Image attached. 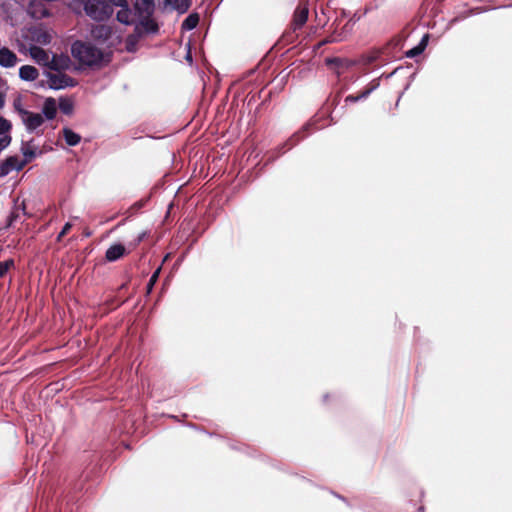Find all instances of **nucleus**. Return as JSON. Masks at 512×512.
<instances>
[{
  "label": "nucleus",
  "instance_id": "58836bf2",
  "mask_svg": "<svg viewBox=\"0 0 512 512\" xmlns=\"http://www.w3.org/2000/svg\"><path fill=\"white\" fill-rule=\"evenodd\" d=\"M13 164L15 166V168H13V170L21 171L28 164V162L24 159L19 160L18 157L16 156V161Z\"/></svg>",
  "mask_w": 512,
  "mask_h": 512
},
{
  "label": "nucleus",
  "instance_id": "bf43d9fd",
  "mask_svg": "<svg viewBox=\"0 0 512 512\" xmlns=\"http://www.w3.org/2000/svg\"><path fill=\"white\" fill-rule=\"evenodd\" d=\"M0 81H2V79L0 78Z\"/></svg>",
  "mask_w": 512,
  "mask_h": 512
},
{
  "label": "nucleus",
  "instance_id": "0eeeda50",
  "mask_svg": "<svg viewBox=\"0 0 512 512\" xmlns=\"http://www.w3.org/2000/svg\"><path fill=\"white\" fill-rule=\"evenodd\" d=\"M380 86V78L373 79L367 87L358 95H348L345 97V104L356 103L361 100H365L372 92H374Z\"/></svg>",
  "mask_w": 512,
  "mask_h": 512
},
{
  "label": "nucleus",
  "instance_id": "9d476101",
  "mask_svg": "<svg viewBox=\"0 0 512 512\" xmlns=\"http://www.w3.org/2000/svg\"><path fill=\"white\" fill-rule=\"evenodd\" d=\"M17 55L7 47H0V66L3 68H12L17 63Z\"/></svg>",
  "mask_w": 512,
  "mask_h": 512
},
{
  "label": "nucleus",
  "instance_id": "4468645a",
  "mask_svg": "<svg viewBox=\"0 0 512 512\" xmlns=\"http://www.w3.org/2000/svg\"><path fill=\"white\" fill-rule=\"evenodd\" d=\"M429 39L430 35L428 33L424 34L417 45H415L414 47L405 52V56L407 58H415L421 55L427 48Z\"/></svg>",
  "mask_w": 512,
  "mask_h": 512
},
{
  "label": "nucleus",
  "instance_id": "7ed1b4c3",
  "mask_svg": "<svg viewBox=\"0 0 512 512\" xmlns=\"http://www.w3.org/2000/svg\"><path fill=\"white\" fill-rule=\"evenodd\" d=\"M44 74L48 78L47 87L51 90H62L78 85V82L66 73L58 72V74H54L45 71Z\"/></svg>",
  "mask_w": 512,
  "mask_h": 512
},
{
  "label": "nucleus",
  "instance_id": "2f4dec72",
  "mask_svg": "<svg viewBox=\"0 0 512 512\" xmlns=\"http://www.w3.org/2000/svg\"><path fill=\"white\" fill-rule=\"evenodd\" d=\"M149 199H150V197H146V198L140 199V200L136 201L135 203H133L129 208L131 215L134 213H137L139 210H141L143 207H145L147 205Z\"/></svg>",
  "mask_w": 512,
  "mask_h": 512
},
{
  "label": "nucleus",
  "instance_id": "9b49d317",
  "mask_svg": "<svg viewBox=\"0 0 512 512\" xmlns=\"http://www.w3.org/2000/svg\"><path fill=\"white\" fill-rule=\"evenodd\" d=\"M309 9L306 5H299L293 16L294 29L302 28L308 20Z\"/></svg>",
  "mask_w": 512,
  "mask_h": 512
},
{
  "label": "nucleus",
  "instance_id": "473e14b6",
  "mask_svg": "<svg viewBox=\"0 0 512 512\" xmlns=\"http://www.w3.org/2000/svg\"><path fill=\"white\" fill-rule=\"evenodd\" d=\"M192 6V0H179V5H176V12L179 15L185 14Z\"/></svg>",
  "mask_w": 512,
  "mask_h": 512
},
{
  "label": "nucleus",
  "instance_id": "423d86ee",
  "mask_svg": "<svg viewBox=\"0 0 512 512\" xmlns=\"http://www.w3.org/2000/svg\"><path fill=\"white\" fill-rule=\"evenodd\" d=\"M21 115L24 116L23 123L29 133L34 132L44 123V117L39 113L23 110L21 111Z\"/></svg>",
  "mask_w": 512,
  "mask_h": 512
},
{
  "label": "nucleus",
  "instance_id": "1a4fd4ad",
  "mask_svg": "<svg viewBox=\"0 0 512 512\" xmlns=\"http://www.w3.org/2000/svg\"><path fill=\"white\" fill-rule=\"evenodd\" d=\"M127 254L124 244L117 242L113 243L105 252V259L107 262H116Z\"/></svg>",
  "mask_w": 512,
  "mask_h": 512
},
{
  "label": "nucleus",
  "instance_id": "f257e3e1",
  "mask_svg": "<svg viewBox=\"0 0 512 512\" xmlns=\"http://www.w3.org/2000/svg\"><path fill=\"white\" fill-rule=\"evenodd\" d=\"M72 56L87 67H101L110 62L111 54L105 53L92 43L76 40L71 45Z\"/></svg>",
  "mask_w": 512,
  "mask_h": 512
},
{
  "label": "nucleus",
  "instance_id": "13d9d810",
  "mask_svg": "<svg viewBox=\"0 0 512 512\" xmlns=\"http://www.w3.org/2000/svg\"><path fill=\"white\" fill-rule=\"evenodd\" d=\"M507 7H512V4L508 5Z\"/></svg>",
  "mask_w": 512,
  "mask_h": 512
},
{
  "label": "nucleus",
  "instance_id": "4d7b16f0",
  "mask_svg": "<svg viewBox=\"0 0 512 512\" xmlns=\"http://www.w3.org/2000/svg\"><path fill=\"white\" fill-rule=\"evenodd\" d=\"M90 235H91V232L86 231V236H90Z\"/></svg>",
  "mask_w": 512,
  "mask_h": 512
},
{
  "label": "nucleus",
  "instance_id": "c85d7f7f",
  "mask_svg": "<svg viewBox=\"0 0 512 512\" xmlns=\"http://www.w3.org/2000/svg\"><path fill=\"white\" fill-rule=\"evenodd\" d=\"M138 43L139 41H137L136 38L127 35L125 39V50L128 53H135L138 50Z\"/></svg>",
  "mask_w": 512,
  "mask_h": 512
},
{
  "label": "nucleus",
  "instance_id": "a18cd8bd",
  "mask_svg": "<svg viewBox=\"0 0 512 512\" xmlns=\"http://www.w3.org/2000/svg\"><path fill=\"white\" fill-rule=\"evenodd\" d=\"M5 105V94L0 92V108H3Z\"/></svg>",
  "mask_w": 512,
  "mask_h": 512
},
{
  "label": "nucleus",
  "instance_id": "c756f323",
  "mask_svg": "<svg viewBox=\"0 0 512 512\" xmlns=\"http://www.w3.org/2000/svg\"><path fill=\"white\" fill-rule=\"evenodd\" d=\"M12 123L3 116H0V136L10 135Z\"/></svg>",
  "mask_w": 512,
  "mask_h": 512
},
{
  "label": "nucleus",
  "instance_id": "f03ea898",
  "mask_svg": "<svg viewBox=\"0 0 512 512\" xmlns=\"http://www.w3.org/2000/svg\"><path fill=\"white\" fill-rule=\"evenodd\" d=\"M85 14L95 22H105L113 15L114 10L105 0H87L83 4Z\"/></svg>",
  "mask_w": 512,
  "mask_h": 512
},
{
  "label": "nucleus",
  "instance_id": "c03bdc74",
  "mask_svg": "<svg viewBox=\"0 0 512 512\" xmlns=\"http://www.w3.org/2000/svg\"><path fill=\"white\" fill-rule=\"evenodd\" d=\"M459 21V18L458 17H454L452 18L449 22H448V27L447 28H451L455 23H457Z\"/></svg>",
  "mask_w": 512,
  "mask_h": 512
},
{
  "label": "nucleus",
  "instance_id": "4c0bfd02",
  "mask_svg": "<svg viewBox=\"0 0 512 512\" xmlns=\"http://www.w3.org/2000/svg\"><path fill=\"white\" fill-rule=\"evenodd\" d=\"M107 3L111 5V8L113 7H123L127 4H129L128 0H105Z\"/></svg>",
  "mask_w": 512,
  "mask_h": 512
},
{
  "label": "nucleus",
  "instance_id": "09e8293b",
  "mask_svg": "<svg viewBox=\"0 0 512 512\" xmlns=\"http://www.w3.org/2000/svg\"><path fill=\"white\" fill-rule=\"evenodd\" d=\"M399 69H400L399 67H398V68H396L394 71H392L390 74H388V75H387V78L392 77L394 74H396V73H397V71H398Z\"/></svg>",
  "mask_w": 512,
  "mask_h": 512
},
{
  "label": "nucleus",
  "instance_id": "a211bd4d",
  "mask_svg": "<svg viewBox=\"0 0 512 512\" xmlns=\"http://www.w3.org/2000/svg\"><path fill=\"white\" fill-rule=\"evenodd\" d=\"M31 57L40 65L47 66L49 62V56L46 51L38 46H31L30 48Z\"/></svg>",
  "mask_w": 512,
  "mask_h": 512
},
{
  "label": "nucleus",
  "instance_id": "ea45409f",
  "mask_svg": "<svg viewBox=\"0 0 512 512\" xmlns=\"http://www.w3.org/2000/svg\"><path fill=\"white\" fill-rule=\"evenodd\" d=\"M179 5V0H164V6H169L172 10L176 11V5Z\"/></svg>",
  "mask_w": 512,
  "mask_h": 512
},
{
  "label": "nucleus",
  "instance_id": "7c9ffc66",
  "mask_svg": "<svg viewBox=\"0 0 512 512\" xmlns=\"http://www.w3.org/2000/svg\"><path fill=\"white\" fill-rule=\"evenodd\" d=\"M343 60L341 58H338V57H332V58H327L326 59V64L328 66H333L335 68H337V74L338 76L342 73L341 69H342V66H343Z\"/></svg>",
  "mask_w": 512,
  "mask_h": 512
},
{
  "label": "nucleus",
  "instance_id": "ddd939ff",
  "mask_svg": "<svg viewBox=\"0 0 512 512\" xmlns=\"http://www.w3.org/2000/svg\"><path fill=\"white\" fill-rule=\"evenodd\" d=\"M311 127L310 123H306L300 130L294 132L286 141L285 143L288 146V150L295 147L299 142H301L306 136L309 129Z\"/></svg>",
  "mask_w": 512,
  "mask_h": 512
},
{
  "label": "nucleus",
  "instance_id": "e433bc0d",
  "mask_svg": "<svg viewBox=\"0 0 512 512\" xmlns=\"http://www.w3.org/2000/svg\"><path fill=\"white\" fill-rule=\"evenodd\" d=\"M11 141V135L0 136V153L11 144Z\"/></svg>",
  "mask_w": 512,
  "mask_h": 512
},
{
  "label": "nucleus",
  "instance_id": "b1692460",
  "mask_svg": "<svg viewBox=\"0 0 512 512\" xmlns=\"http://www.w3.org/2000/svg\"><path fill=\"white\" fill-rule=\"evenodd\" d=\"M20 151L23 155V159L26 160L28 163L35 159L38 154H41V151L37 152L36 148L30 147L28 143L24 141H22Z\"/></svg>",
  "mask_w": 512,
  "mask_h": 512
},
{
  "label": "nucleus",
  "instance_id": "bb28decb",
  "mask_svg": "<svg viewBox=\"0 0 512 512\" xmlns=\"http://www.w3.org/2000/svg\"><path fill=\"white\" fill-rule=\"evenodd\" d=\"M353 25L354 24L352 22L348 21L344 25L342 32L338 33V35L336 37L332 38V39L324 40L322 44H326V43H330V42L343 41L345 39V35L352 30Z\"/></svg>",
  "mask_w": 512,
  "mask_h": 512
},
{
  "label": "nucleus",
  "instance_id": "de8ad7c7",
  "mask_svg": "<svg viewBox=\"0 0 512 512\" xmlns=\"http://www.w3.org/2000/svg\"><path fill=\"white\" fill-rule=\"evenodd\" d=\"M37 86L39 88H45V87H47V83H45L44 81H40V82H38Z\"/></svg>",
  "mask_w": 512,
  "mask_h": 512
},
{
  "label": "nucleus",
  "instance_id": "8fccbe9b",
  "mask_svg": "<svg viewBox=\"0 0 512 512\" xmlns=\"http://www.w3.org/2000/svg\"><path fill=\"white\" fill-rule=\"evenodd\" d=\"M42 15H43V17H47V16H49L50 14H49L48 10H44V11H43V13H42Z\"/></svg>",
  "mask_w": 512,
  "mask_h": 512
},
{
  "label": "nucleus",
  "instance_id": "aec40b11",
  "mask_svg": "<svg viewBox=\"0 0 512 512\" xmlns=\"http://www.w3.org/2000/svg\"><path fill=\"white\" fill-rule=\"evenodd\" d=\"M63 138L65 140V143L68 146L74 147L77 146L81 141V135L76 133L74 130H72L69 127H64L62 129Z\"/></svg>",
  "mask_w": 512,
  "mask_h": 512
},
{
  "label": "nucleus",
  "instance_id": "412c9836",
  "mask_svg": "<svg viewBox=\"0 0 512 512\" xmlns=\"http://www.w3.org/2000/svg\"><path fill=\"white\" fill-rule=\"evenodd\" d=\"M200 21V15L197 12L190 13L182 22L181 29L183 31H191L195 29Z\"/></svg>",
  "mask_w": 512,
  "mask_h": 512
},
{
  "label": "nucleus",
  "instance_id": "5fc2aeb1",
  "mask_svg": "<svg viewBox=\"0 0 512 512\" xmlns=\"http://www.w3.org/2000/svg\"><path fill=\"white\" fill-rule=\"evenodd\" d=\"M336 496H337L339 499H341V500H343V501H345V502H346V499H345L344 497H342V496H340V495H336Z\"/></svg>",
  "mask_w": 512,
  "mask_h": 512
},
{
  "label": "nucleus",
  "instance_id": "a19ab883",
  "mask_svg": "<svg viewBox=\"0 0 512 512\" xmlns=\"http://www.w3.org/2000/svg\"><path fill=\"white\" fill-rule=\"evenodd\" d=\"M13 105H14L15 110H16L19 114H21V111L26 110L25 108H23V107H22V104H21V100H20V98L16 99V100L14 101Z\"/></svg>",
  "mask_w": 512,
  "mask_h": 512
},
{
  "label": "nucleus",
  "instance_id": "6e6d98bb",
  "mask_svg": "<svg viewBox=\"0 0 512 512\" xmlns=\"http://www.w3.org/2000/svg\"><path fill=\"white\" fill-rule=\"evenodd\" d=\"M334 101H335V105L339 104L338 97Z\"/></svg>",
  "mask_w": 512,
  "mask_h": 512
},
{
  "label": "nucleus",
  "instance_id": "2eb2a0df",
  "mask_svg": "<svg viewBox=\"0 0 512 512\" xmlns=\"http://www.w3.org/2000/svg\"><path fill=\"white\" fill-rule=\"evenodd\" d=\"M57 114V104L53 97H47L42 106V116L44 120H53Z\"/></svg>",
  "mask_w": 512,
  "mask_h": 512
},
{
  "label": "nucleus",
  "instance_id": "6ab92c4d",
  "mask_svg": "<svg viewBox=\"0 0 512 512\" xmlns=\"http://www.w3.org/2000/svg\"><path fill=\"white\" fill-rule=\"evenodd\" d=\"M17 201L18 200L14 201V203H15L14 207L12 208V210L10 211V213L7 216L5 228L12 227L13 224L19 219L20 210H22L23 213L25 214V209H26L25 203L22 202L21 206H18Z\"/></svg>",
  "mask_w": 512,
  "mask_h": 512
},
{
  "label": "nucleus",
  "instance_id": "603ef678",
  "mask_svg": "<svg viewBox=\"0 0 512 512\" xmlns=\"http://www.w3.org/2000/svg\"><path fill=\"white\" fill-rule=\"evenodd\" d=\"M328 397H329V394H325V395L323 396V401L325 402V401L328 399Z\"/></svg>",
  "mask_w": 512,
  "mask_h": 512
},
{
  "label": "nucleus",
  "instance_id": "f3484780",
  "mask_svg": "<svg viewBox=\"0 0 512 512\" xmlns=\"http://www.w3.org/2000/svg\"><path fill=\"white\" fill-rule=\"evenodd\" d=\"M133 9L130 4H127L120 8L116 13V20L126 26L132 25L134 21L131 19Z\"/></svg>",
  "mask_w": 512,
  "mask_h": 512
},
{
  "label": "nucleus",
  "instance_id": "cd10ccee",
  "mask_svg": "<svg viewBox=\"0 0 512 512\" xmlns=\"http://www.w3.org/2000/svg\"><path fill=\"white\" fill-rule=\"evenodd\" d=\"M161 273V267H158L150 276L148 283L146 285V294L150 295L154 289L155 284L157 283L159 276Z\"/></svg>",
  "mask_w": 512,
  "mask_h": 512
},
{
  "label": "nucleus",
  "instance_id": "79ce46f5",
  "mask_svg": "<svg viewBox=\"0 0 512 512\" xmlns=\"http://www.w3.org/2000/svg\"><path fill=\"white\" fill-rule=\"evenodd\" d=\"M146 237V232H141L134 240V246L139 245Z\"/></svg>",
  "mask_w": 512,
  "mask_h": 512
},
{
  "label": "nucleus",
  "instance_id": "39448f33",
  "mask_svg": "<svg viewBox=\"0 0 512 512\" xmlns=\"http://www.w3.org/2000/svg\"><path fill=\"white\" fill-rule=\"evenodd\" d=\"M132 9L137 19L142 16H153L155 12V0H135Z\"/></svg>",
  "mask_w": 512,
  "mask_h": 512
},
{
  "label": "nucleus",
  "instance_id": "f704fd0d",
  "mask_svg": "<svg viewBox=\"0 0 512 512\" xmlns=\"http://www.w3.org/2000/svg\"><path fill=\"white\" fill-rule=\"evenodd\" d=\"M71 222H66L56 237V241L60 242L62 238L69 233L72 228Z\"/></svg>",
  "mask_w": 512,
  "mask_h": 512
},
{
  "label": "nucleus",
  "instance_id": "37998d69",
  "mask_svg": "<svg viewBox=\"0 0 512 512\" xmlns=\"http://www.w3.org/2000/svg\"><path fill=\"white\" fill-rule=\"evenodd\" d=\"M360 18H361V16L358 15L357 13H355L349 21L352 22L353 24H355L357 21L360 20Z\"/></svg>",
  "mask_w": 512,
  "mask_h": 512
},
{
  "label": "nucleus",
  "instance_id": "4be33fe9",
  "mask_svg": "<svg viewBox=\"0 0 512 512\" xmlns=\"http://www.w3.org/2000/svg\"><path fill=\"white\" fill-rule=\"evenodd\" d=\"M16 161V155L8 156L4 160L0 162V178L7 176L11 171H13L14 162Z\"/></svg>",
  "mask_w": 512,
  "mask_h": 512
},
{
  "label": "nucleus",
  "instance_id": "3c124183",
  "mask_svg": "<svg viewBox=\"0 0 512 512\" xmlns=\"http://www.w3.org/2000/svg\"><path fill=\"white\" fill-rule=\"evenodd\" d=\"M376 59H377V57H374V56H373V57H371V58L369 59V62H370V63H372V62L376 61Z\"/></svg>",
  "mask_w": 512,
  "mask_h": 512
},
{
  "label": "nucleus",
  "instance_id": "c9c22d12",
  "mask_svg": "<svg viewBox=\"0 0 512 512\" xmlns=\"http://www.w3.org/2000/svg\"><path fill=\"white\" fill-rule=\"evenodd\" d=\"M146 33L142 29V27L139 25V22L135 25L133 33L130 35L134 38H136L137 41H140V39L145 35Z\"/></svg>",
  "mask_w": 512,
  "mask_h": 512
},
{
  "label": "nucleus",
  "instance_id": "393cba45",
  "mask_svg": "<svg viewBox=\"0 0 512 512\" xmlns=\"http://www.w3.org/2000/svg\"><path fill=\"white\" fill-rule=\"evenodd\" d=\"M59 109L65 115H71L74 111V103L71 99L61 96L59 99Z\"/></svg>",
  "mask_w": 512,
  "mask_h": 512
},
{
  "label": "nucleus",
  "instance_id": "a878e982",
  "mask_svg": "<svg viewBox=\"0 0 512 512\" xmlns=\"http://www.w3.org/2000/svg\"><path fill=\"white\" fill-rule=\"evenodd\" d=\"M288 146L287 144L284 142L280 145H278L277 147H275L270 155L268 156L267 158V161L265 163V165H267L268 163H271L273 161H275L277 158H279L281 155L285 154L287 151H288Z\"/></svg>",
  "mask_w": 512,
  "mask_h": 512
},
{
  "label": "nucleus",
  "instance_id": "20e7f679",
  "mask_svg": "<svg viewBox=\"0 0 512 512\" xmlns=\"http://www.w3.org/2000/svg\"><path fill=\"white\" fill-rule=\"evenodd\" d=\"M90 34L94 40L105 44L112 38L114 29L110 25H94L90 30Z\"/></svg>",
  "mask_w": 512,
  "mask_h": 512
},
{
  "label": "nucleus",
  "instance_id": "864d4df0",
  "mask_svg": "<svg viewBox=\"0 0 512 512\" xmlns=\"http://www.w3.org/2000/svg\"><path fill=\"white\" fill-rule=\"evenodd\" d=\"M418 512H424V507H423V506H420V507L418 508Z\"/></svg>",
  "mask_w": 512,
  "mask_h": 512
},
{
  "label": "nucleus",
  "instance_id": "72a5a7b5",
  "mask_svg": "<svg viewBox=\"0 0 512 512\" xmlns=\"http://www.w3.org/2000/svg\"><path fill=\"white\" fill-rule=\"evenodd\" d=\"M14 265L13 259H8L6 261H0V278L4 277L8 270Z\"/></svg>",
  "mask_w": 512,
  "mask_h": 512
},
{
  "label": "nucleus",
  "instance_id": "6e6552de",
  "mask_svg": "<svg viewBox=\"0 0 512 512\" xmlns=\"http://www.w3.org/2000/svg\"><path fill=\"white\" fill-rule=\"evenodd\" d=\"M71 64V60L66 54L55 55L53 54L51 61L48 62L47 67L56 72L67 70Z\"/></svg>",
  "mask_w": 512,
  "mask_h": 512
},
{
  "label": "nucleus",
  "instance_id": "f8f14e48",
  "mask_svg": "<svg viewBox=\"0 0 512 512\" xmlns=\"http://www.w3.org/2000/svg\"><path fill=\"white\" fill-rule=\"evenodd\" d=\"M138 22L146 34L154 35L159 32V25L153 16H142L138 19Z\"/></svg>",
  "mask_w": 512,
  "mask_h": 512
},
{
  "label": "nucleus",
  "instance_id": "dca6fc26",
  "mask_svg": "<svg viewBox=\"0 0 512 512\" xmlns=\"http://www.w3.org/2000/svg\"><path fill=\"white\" fill-rule=\"evenodd\" d=\"M38 75V69L32 65H22L19 68V78L23 81H34L37 79Z\"/></svg>",
  "mask_w": 512,
  "mask_h": 512
},
{
  "label": "nucleus",
  "instance_id": "49530a36",
  "mask_svg": "<svg viewBox=\"0 0 512 512\" xmlns=\"http://www.w3.org/2000/svg\"><path fill=\"white\" fill-rule=\"evenodd\" d=\"M185 59L191 64L193 62V58H192V55H191V52L190 50L187 52L186 56H185Z\"/></svg>",
  "mask_w": 512,
  "mask_h": 512
},
{
  "label": "nucleus",
  "instance_id": "5701e85b",
  "mask_svg": "<svg viewBox=\"0 0 512 512\" xmlns=\"http://www.w3.org/2000/svg\"><path fill=\"white\" fill-rule=\"evenodd\" d=\"M31 33H32L33 40L41 43L42 45H48L51 43L52 38L48 32H46L42 29H39V28H34L31 31Z\"/></svg>",
  "mask_w": 512,
  "mask_h": 512
}]
</instances>
